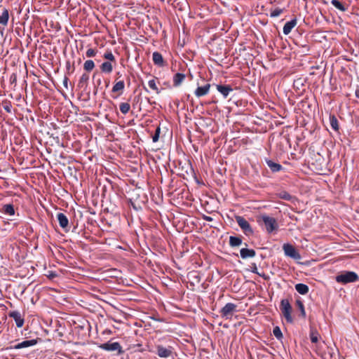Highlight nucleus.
<instances>
[{"label": "nucleus", "mask_w": 359, "mask_h": 359, "mask_svg": "<svg viewBox=\"0 0 359 359\" xmlns=\"http://www.w3.org/2000/svg\"><path fill=\"white\" fill-rule=\"evenodd\" d=\"M95 67V63L92 60H86L83 64V69L86 72H91Z\"/></svg>", "instance_id": "28"}, {"label": "nucleus", "mask_w": 359, "mask_h": 359, "mask_svg": "<svg viewBox=\"0 0 359 359\" xmlns=\"http://www.w3.org/2000/svg\"><path fill=\"white\" fill-rule=\"evenodd\" d=\"M330 123L332 128L335 130H339V123L337 118L335 117L334 115H330Z\"/></svg>", "instance_id": "26"}, {"label": "nucleus", "mask_w": 359, "mask_h": 359, "mask_svg": "<svg viewBox=\"0 0 359 359\" xmlns=\"http://www.w3.org/2000/svg\"><path fill=\"white\" fill-rule=\"evenodd\" d=\"M283 250L287 257L292 258L295 260H299L301 259L300 254L292 245L290 243H285L283 246Z\"/></svg>", "instance_id": "5"}, {"label": "nucleus", "mask_w": 359, "mask_h": 359, "mask_svg": "<svg viewBox=\"0 0 359 359\" xmlns=\"http://www.w3.org/2000/svg\"><path fill=\"white\" fill-rule=\"evenodd\" d=\"M273 334L275 336V337L280 340L283 338V334L280 330V328L278 326H276L273 330Z\"/></svg>", "instance_id": "34"}, {"label": "nucleus", "mask_w": 359, "mask_h": 359, "mask_svg": "<svg viewBox=\"0 0 359 359\" xmlns=\"http://www.w3.org/2000/svg\"><path fill=\"white\" fill-rule=\"evenodd\" d=\"M97 54V50L93 48H89L87 50L86 55L88 57H95Z\"/></svg>", "instance_id": "39"}, {"label": "nucleus", "mask_w": 359, "mask_h": 359, "mask_svg": "<svg viewBox=\"0 0 359 359\" xmlns=\"http://www.w3.org/2000/svg\"><path fill=\"white\" fill-rule=\"evenodd\" d=\"M125 88V82L123 80L116 81L115 84L114 85L111 93H117V96H112L113 98H116L118 96H120L123 94V90Z\"/></svg>", "instance_id": "10"}, {"label": "nucleus", "mask_w": 359, "mask_h": 359, "mask_svg": "<svg viewBox=\"0 0 359 359\" xmlns=\"http://www.w3.org/2000/svg\"><path fill=\"white\" fill-rule=\"evenodd\" d=\"M67 80H68L67 78H65L64 80V86L66 87L67 86Z\"/></svg>", "instance_id": "42"}, {"label": "nucleus", "mask_w": 359, "mask_h": 359, "mask_svg": "<svg viewBox=\"0 0 359 359\" xmlns=\"http://www.w3.org/2000/svg\"><path fill=\"white\" fill-rule=\"evenodd\" d=\"M9 14L7 9L4 8L1 15H0V24L6 25L8 24Z\"/></svg>", "instance_id": "24"}, {"label": "nucleus", "mask_w": 359, "mask_h": 359, "mask_svg": "<svg viewBox=\"0 0 359 359\" xmlns=\"http://www.w3.org/2000/svg\"><path fill=\"white\" fill-rule=\"evenodd\" d=\"M152 60L154 65L158 67H163L164 65V60L162 55L158 52H154L152 54Z\"/></svg>", "instance_id": "18"}, {"label": "nucleus", "mask_w": 359, "mask_h": 359, "mask_svg": "<svg viewBox=\"0 0 359 359\" xmlns=\"http://www.w3.org/2000/svg\"><path fill=\"white\" fill-rule=\"evenodd\" d=\"M265 161L273 172H277L283 170V166L279 163H275L270 159H266Z\"/></svg>", "instance_id": "17"}, {"label": "nucleus", "mask_w": 359, "mask_h": 359, "mask_svg": "<svg viewBox=\"0 0 359 359\" xmlns=\"http://www.w3.org/2000/svg\"><path fill=\"white\" fill-rule=\"evenodd\" d=\"M280 309L283 316L285 318L286 321L289 323H293V318L292 317V306L290 302L287 299H283L280 302Z\"/></svg>", "instance_id": "3"}, {"label": "nucleus", "mask_w": 359, "mask_h": 359, "mask_svg": "<svg viewBox=\"0 0 359 359\" xmlns=\"http://www.w3.org/2000/svg\"><path fill=\"white\" fill-rule=\"evenodd\" d=\"M257 222L260 224L262 222L265 226L267 233H271L276 230L278 227L277 222L274 217H269L266 215H259L257 219Z\"/></svg>", "instance_id": "2"}, {"label": "nucleus", "mask_w": 359, "mask_h": 359, "mask_svg": "<svg viewBox=\"0 0 359 359\" xmlns=\"http://www.w3.org/2000/svg\"><path fill=\"white\" fill-rule=\"evenodd\" d=\"M216 88L222 95L224 98H226L230 93L233 90L229 85L217 84Z\"/></svg>", "instance_id": "11"}, {"label": "nucleus", "mask_w": 359, "mask_h": 359, "mask_svg": "<svg viewBox=\"0 0 359 359\" xmlns=\"http://www.w3.org/2000/svg\"><path fill=\"white\" fill-rule=\"evenodd\" d=\"M11 106H8V105H6V106H4V109H5L6 111H7L8 113H11Z\"/></svg>", "instance_id": "41"}, {"label": "nucleus", "mask_w": 359, "mask_h": 359, "mask_svg": "<svg viewBox=\"0 0 359 359\" xmlns=\"http://www.w3.org/2000/svg\"><path fill=\"white\" fill-rule=\"evenodd\" d=\"M100 70L105 74H110L113 71V66L112 64L108 61V62H104L100 65Z\"/></svg>", "instance_id": "21"}, {"label": "nucleus", "mask_w": 359, "mask_h": 359, "mask_svg": "<svg viewBox=\"0 0 359 359\" xmlns=\"http://www.w3.org/2000/svg\"><path fill=\"white\" fill-rule=\"evenodd\" d=\"M1 212L5 215L13 216L15 215V208L13 204H4L2 205Z\"/></svg>", "instance_id": "20"}, {"label": "nucleus", "mask_w": 359, "mask_h": 359, "mask_svg": "<svg viewBox=\"0 0 359 359\" xmlns=\"http://www.w3.org/2000/svg\"><path fill=\"white\" fill-rule=\"evenodd\" d=\"M185 74H182V73H177L174 75L173 76V79H172V81H173V86L175 87H178L180 86L182 83L184 81V80L185 79Z\"/></svg>", "instance_id": "19"}, {"label": "nucleus", "mask_w": 359, "mask_h": 359, "mask_svg": "<svg viewBox=\"0 0 359 359\" xmlns=\"http://www.w3.org/2000/svg\"><path fill=\"white\" fill-rule=\"evenodd\" d=\"M251 271L253 273H255L259 276H262L263 277L265 280H267L268 279V276H266L264 273L263 274H261L259 273L258 271V269H257V265L255 264H252V270Z\"/></svg>", "instance_id": "36"}, {"label": "nucleus", "mask_w": 359, "mask_h": 359, "mask_svg": "<svg viewBox=\"0 0 359 359\" xmlns=\"http://www.w3.org/2000/svg\"><path fill=\"white\" fill-rule=\"evenodd\" d=\"M160 133H161V128H160V126H158L156 129L155 134L152 137V140L154 142H156L158 141Z\"/></svg>", "instance_id": "37"}, {"label": "nucleus", "mask_w": 359, "mask_h": 359, "mask_svg": "<svg viewBox=\"0 0 359 359\" xmlns=\"http://www.w3.org/2000/svg\"><path fill=\"white\" fill-rule=\"evenodd\" d=\"M278 198L290 201L292 198V196L286 191H281L278 193Z\"/></svg>", "instance_id": "30"}, {"label": "nucleus", "mask_w": 359, "mask_h": 359, "mask_svg": "<svg viewBox=\"0 0 359 359\" xmlns=\"http://www.w3.org/2000/svg\"><path fill=\"white\" fill-rule=\"evenodd\" d=\"M297 25V20L292 19L290 21L287 22L283 29V34L285 35L289 34L292 29L296 26Z\"/></svg>", "instance_id": "16"}, {"label": "nucleus", "mask_w": 359, "mask_h": 359, "mask_svg": "<svg viewBox=\"0 0 359 359\" xmlns=\"http://www.w3.org/2000/svg\"><path fill=\"white\" fill-rule=\"evenodd\" d=\"M242 244V239L238 236L229 237V245L231 247H238Z\"/></svg>", "instance_id": "23"}, {"label": "nucleus", "mask_w": 359, "mask_h": 359, "mask_svg": "<svg viewBox=\"0 0 359 359\" xmlns=\"http://www.w3.org/2000/svg\"><path fill=\"white\" fill-rule=\"evenodd\" d=\"M116 74L121 76L120 72H117Z\"/></svg>", "instance_id": "45"}, {"label": "nucleus", "mask_w": 359, "mask_h": 359, "mask_svg": "<svg viewBox=\"0 0 359 359\" xmlns=\"http://www.w3.org/2000/svg\"><path fill=\"white\" fill-rule=\"evenodd\" d=\"M236 307L237 306L233 303H227L219 311L221 316L226 319L231 318L233 313L236 311Z\"/></svg>", "instance_id": "4"}, {"label": "nucleus", "mask_w": 359, "mask_h": 359, "mask_svg": "<svg viewBox=\"0 0 359 359\" xmlns=\"http://www.w3.org/2000/svg\"><path fill=\"white\" fill-rule=\"evenodd\" d=\"M203 219L208 222H212L213 220L212 217L205 215L203 216Z\"/></svg>", "instance_id": "40"}, {"label": "nucleus", "mask_w": 359, "mask_h": 359, "mask_svg": "<svg viewBox=\"0 0 359 359\" xmlns=\"http://www.w3.org/2000/svg\"><path fill=\"white\" fill-rule=\"evenodd\" d=\"M236 221L246 235L252 234L253 233V230L250 224L244 217L241 216H236Z\"/></svg>", "instance_id": "7"}, {"label": "nucleus", "mask_w": 359, "mask_h": 359, "mask_svg": "<svg viewBox=\"0 0 359 359\" xmlns=\"http://www.w3.org/2000/svg\"><path fill=\"white\" fill-rule=\"evenodd\" d=\"M355 95L356 97H359V90L355 91Z\"/></svg>", "instance_id": "43"}, {"label": "nucleus", "mask_w": 359, "mask_h": 359, "mask_svg": "<svg viewBox=\"0 0 359 359\" xmlns=\"http://www.w3.org/2000/svg\"><path fill=\"white\" fill-rule=\"evenodd\" d=\"M104 57L108 60L110 61V62L111 61H115V57L114 55H113V53L111 52V51H109V52H106L104 54Z\"/></svg>", "instance_id": "38"}, {"label": "nucleus", "mask_w": 359, "mask_h": 359, "mask_svg": "<svg viewBox=\"0 0 359 359\" xmlns=\"http://www.w3.org/2000/svg\"><path fill=\"white\" fill-rule=\"evenodd\" d=\"M335 280L338 283L346 285L359 280L358 275L354 271H344L336 276Z\"/></svg>", "instance_id": "1"}, {"label": "nucleus", "mask_w": 359, "mask_h": 359, "mask_svg": "<svg viewBox=\"0 0 359 359\" xmlns=\"http://www.w3.org/2000/svg\"><path fill=\"white\" fill-rule=\"evenodd\" d=\"M149 87L154 90L157 94L160 93V90L157 86L156 82L155 79H151L148 81Z\"/></svg>", "instance_id": "31"}, {"label": "nucleus", "mask_w": 359, "mask_h": 359, "mask_svg": "<svg viewBox=\"0 0 359 359\" xmlns=\"http://www.w3.org/2000/svg\"><path fill=\"white\" fill-rule=\"evenodd\" d=\"M8 316L12 318L18 327H22L25 323V319L18 311H13L9 312Z\"/></svg>", "instance_id": "8"}, {"label": "nucleus", "mask_w": 359, "mask_h": 359, "mask_svg": "<svg viewBox=\"0 0 359 359\" xmlns=\"http://www.w3.org/2000/svg\"><path fill=\"white\" fill-rule=\"evenodd\" d=\"M88 80H89V75L86 73H83L81 75V76L79 81V83H78L79 87L83 88L84 86H86L88 84Z\"/></svg>", "instance_id": "25"}, {"label": "nucleus", "mask_w": 359, "mask_h": 359, "mask_svg": "<svg viewBox=\"0 0 359 359\" xmlns=\"http://www.w3.org/2000/svg\"><path fill=\"white\" fill-rule=\"evenodd\" d=\"M283 12V9H281L280 8H276L271 11L270 17L271 18L278 17Z\"/></svg>", "instance_id": "35"}, {"label": "nucleus", "mask_w": 359, "mask_h": 359, "mask_svg": "<svg viewBox=\"0 0 359 359\" xmlns=\"http://www.w3.org/2000/svg\"><path fill=\"white\" fill-rule=\"evenodd\" d=\"M296 304L301 312V316L303 318H305L306 317V311H305L304 305L303 302L301 300L298 299L296 301Z\"/></svg>", "instance_id": "33"}, {"label": "nucleus", "mask_w": 359, "mask_h": 359, "mask_svg": "<svg viewBox=\"0 0 359 359\" xmlns=\"http://www.w3.org/2000/svg\"><path fill=\"white\" fill-rule=\"evenodd\" d=\"M57 219L61 228L66 229L69 226V219L62 212L57 214Z\"/></svg>", "instance_id": "15"}, {"label": "nucleus", "mask_w": 359, "mask_h": 359, "mask_svg": "<svg viewBox=\"0 0 359 359\" xmlns=\"http://www.w3.org/2000/svg\"><path fill=\"white\" fill-rule=\"evenodd\" d=\"M295 290L300 294H306L309 292V288L306 284L297 283L295 285Z\"/></svg>", "instance_id": "22"}, {"label": "nucleus", "mask_w": 359, "mask_h": 359, "mask_svg": "<svg viewBox=\"0 0 359 359\" xmlns=\"http://www.w3.org/2000/svg\"><path fill=\"white\" fill-rule=\"evenodd\" d=\"M320 338V334L318 331L315 329H311L310 330V339L312 343H317L318 341V339Z\"/></svg>", "instance_id": "27"}, {"label": "nucleus", "mask_w": 359, "mask_h": 359, "mask_svg": "<svg viewBox=\"0 0 359 359\" xmlns=\"http://www.w3.org/2000/svg\"><path fill=\"white\" fill-rule=\"evenodd\" d=\"M39 339L23 341L20 342V343H18V344H15L13 346V348H15V349H21V348H27V347L34 346V345H36L38 343Z\"/></svg>", "instance_id": "12"}, {"label": "nucleus", "mask_w": 359, "mask_h": 359, "mask_svg": "<svg viewBox=\"0 0 359 359\" xmlns=\"http://www.w3.org/2000/svg\"><path fill=\"white\" fill-rule=\"evenodd\" d=\"M210 88V84L207 83L203 86H198L194 91V94L197 97H201L208 94Z\"/></svg>", "instance_id": "13"}, {"label": "nucleus", "mask_w": 359, "mask_h": 359, "mask_svg": "<svg viewBox=\"0 0 359 359\" xmlns=\"http://www.w3.org/2000/svg\"><path fill=\"white\" fill-rule=\"evenodd\" d=\"M143 88L145 91L148 92V89L145 86H144Z\"/></svg>", "instance_id": "44"}, {"label": "nucleus", "mask_w": 359, "mask_h": 359, "mask_svg": "<svg viewBox=\"0 0 359 359\" xmlns=\"http://www.w3.org/2000/svg\"><path fill=\"white\" fill-rule=\"evenodd\" d=\"M331 4L338 10L341 11H345L346 10V7L338 0H332Z\"/></svg>", "instance_id": "32"}, {"label": "nucleus", "mask_w": 359, "mask_h": 359, "mask_svg": "<svg viewBox=\"0 0 359 359\" xmlns=\"http://www.w3.org/2000/svg\"><path fill=\"white\" fill-rule=\"evenodd\" d=\"M157 349V355L160 358H168L172 355V348L169 346L168 348L164 347L163 346L158 345L156 347Z\"/></svg>", "instance_id": "9"}, {"label": "nucleus", "mask_w": 359, "mask_h": 359, "mask_svg": "<svg viewBox=\"0 0 359 359\" xmlns=\"http://www.w3.org/2000/svg\"><path fill=\"white\" fill-rule=\"evenodd\" d=\"M119 109L122 114H126L130 109V105L128 102H121L119 105Z\"/></svg>", "instance_id": "29"}, {"label": "nucleus", "mask_w": 359, "mask_h": 359, "mask_svg": "<svg viewBox=\"0 0 359 359\" xmlns=\"http://www.w3.org/2000/svg\"><path fill=\"white\" fill-rule=\"evenodd\" d=\"M240 255L242 259H245L248 258L254 257L256 255V252L253 249L243 248L241 249Z\"/></svg>", "instance_id": "14"}, {"label": "nucleus", "mask_w": 359, "mask_h": 359, "mask_svg": "<svg viewBox=\"0 0 359 359\" xmlns=\"http://www.w3.org/2000/svg\"><path fill=\"white\" fill-rule=\"evenodd\" d=\"M100 348L107 351H117L118 354H121L123 353L121 344L117 341H107V343L102 344L100 346Z\"/></svg>", "instance_id": "6"}]
</instances>
